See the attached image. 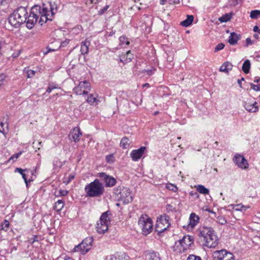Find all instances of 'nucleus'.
I'll list each match as a JSON object with an SVG mask.
<instances>
[{"label": "nucleus", "mask_w": 260, "mask_h": 260, "mask_svg": "<svg viewBox=\"0 0 260 260\" xmlns=\"http://www.w3.org/2000/svg\"><path fill=\"white\" fill-rule=\"evenodd\" d=\"M98 176L103 179L106 187H113L117 182L115 178L107 175L104 172L99 173Z\"/></svg>", "instance_id": "nucleus-11"}, {"label": "nucleus", "mask_w": 260, "mask_h": 260, "mask_svg": "<svg viewBox=\"0 0 260 260\" xmlns=\"http://www.w3.org/2000/svg\"><path fill=\"white\" fill-rule=\"evenodd\" d=\"M250 17L252 19H257L260 17V11L259 10H252L250 12Z\"/></svg>", "instance_id": "nucleus-34"}, {"label": "nucleus", "mask_w": 260, "mask_h": 260, "mask_svg": "<svg viewBox=\"0 0 260 260\" xmlns=\"http://www.w3.org/2000/svg\"><path fill=\"white\" fill-rule=\"evenodd\" d=\"M203 210H205V211H208V212H209L210 213H213V214H215V213L213 211H212V210H211L210 209H208L207 208H206L205 209L203 208Z\"/></svg>", "instance_id": "nucleus-59"}, {"label": "nucleus", "mask_w": 260, "mask_h": 260, "mask_svg": "<svg viewBox=\"0 0 260 260\" xmlns=\"http://www.w3.org/2000/svg\"><path fill=\"white\" fill-rule=\"evenodd\" d=\"M75 178L74 175H70L69 177V179L68 181L67 182V183H69L70 182H71L72 180H73Z\"/></svg>", "instance_id": "nucleus-55"}, {"label": "nucleus", "mask_w": 260, "mask_h": 260, "mask_svg": "<svg viewBox=\"0 0 260 260\" xmlns=\"http://www.w3.org/2000/svg\"><path fill=\"white\" fill-rule=\"evenodd\" d=\"M96 101V98L93 94H90L86 100L87 102L90 105H93Z\"/></svg>", "instance_id": "nucleus-37"}, {"label": "nucleus", "mask_w": 260, "mask_h": 260, "mask_svg": "<svg viewBox=\"0 0 260 260\" xmlns=\"http://www.w3.org/2000/svg\"><path fill=\"white\" fill-rule=\"evenodd\" d=\"M106 160L107 162H113L114 161V156L113 154H109L106 156Z\"/></svg>", "instance_id": "nucleus-43"}, {"label": "nucleus", "mask_w": 260, "mask_h": 260, "mask_svg": "<svg viewBox=\"0 0 260 260\" xmlns=\"http://www.w3.org/2000/svg\"><path fill=\"white\" fill-rule=\"evenodd\" d=\"M86 196L90 198H99L105 192V188L100 181L95 179L94 181L87 184L85 187Z\"/></svg>", "instance_id": "nucleus-3"}, {"label": "nucleus", "mask_w": 260, "mask_h": 260, "mask_svg": "<svg viewBox=\"0 0 260 260\" xmlns=\"http://www.w3.org/2000/svg\"><path fill=\"white\" fill-rule=\"evenodd\" d=\"M244 78H242L241 80H240V79L238 80V84L239 85V86L240 87H242V83H241L242 81H244Z\"/></svg>", "instance_id": "nucleus-58"}, {"label": "nucleus", "mask_w": 260, "mask_h": 260, "mask_svg": "<svg viewBox=\"0 0 260 260\" xmlns=\"http://www.w3.org/2000/svg\"><path fill=\"white\" fill-rule=\"evenodd\" d=\"M114 193L117 195L118 200L123 204H128L133 200L130 190L127 188L118 186L114 189Z\"/></svg>", "instance_id": "nucleus-4"}, {"label": "nucleus", "mask_w": 260, "mask_h": 260, "mask_svg": "<svg viewBox=\"0 0 260 260\" xmlns=\"http://www.w3.org/2000/svg\"><path fill=\"white\" fill-rule=\"evenodd\" d=\"M241 2V0H230V4L231 6H235L238 5Z\"/></svg>", "instance_id": "nucleus-45"}, {"label": "nucleus", "mask_w": 260, "mask_h": 260, "mask_svg": "<svg viewBox=\"0 0 260 260\" xmlns=\"http://www.w3.org/2000/svg\"><path fill=\"white\" fill-rule=\"evenodd\" d=\"M149 260H161L159 254L157 252H152L149 254Z\"/></svg>", "instance_id": "nucleus-33"}, {"label": "nucleus", "mask_w": 260, "mask_h": 260, "mask_svg": "<svg viewBox=\"0 0 260 260\" xmlns=\"http://www.w3.org/2000/svg\"><path fill=\"white\" fill-rule=\"evenodd\" d=\"M68 193V191L67 190H60L59 191V194L60 196H66Z\"/></svg>", "instance_id": "nucleus-52"}, {"label": "nucleus", "mask_w": 260, "mask_h": 260, "mask_svg": "<svg viewBox=\"0 0 260 260\" xmlns=\"http://www.w3.org/2000/svg\"><path fill=\"white\" fill-rule=\"evenodd\" d=\"M0 132L5 137L8 132V123L7 122H1L0 123Z\"/></svg>", "instance_id": "nucleus-26"}, {"label": "nucleus", "mask_w": 260, "mask_h": 260, "mask_svg": "<svg viewBox=\"0 0 260 260\" xmlns=\"http://www.w3.org/2000/svg\"><path fill=\"white\" fill-rule=\"evenodd\" d=\"M27 74L28 78H31L35 76V72L33 70H30L27 71Z\"/></svg>", "instance_id": "nucleus-50"}, {"label": "nucleus", "mask_w": 260, "mask_h": 260, "mask_svg": "<svg viewBox=\"0 0 260 260\" xmlns=\"http://www.w3.org/2000/svg\"><path fill=\"white\" fill-rule=\"evenodd\" d=\"M64 202L61 200H59L54 204V209L57 212L60 211L64 207Z\"/></svg>", "instance_id": "nucleus-29"}, {"label": "nucleus", "mask_w": 260, "mask_h": 260, "mask_svg": "<svg viewBox=\"0 0 260 260\" xmlns=\"http://www.w3.org/2000/svg\"><path fill=\"white\" fill-rule=\"evenodd\" d=\"M170 217L166 214L160 216L156 220L155 231L161 233L166 230L170 225Z\"/></svg>", "instance_id": "nucleus-6"}, {"label": "nucleus", "mask_w": 260, "mask_h": 260, "mask_svg": "<svg viewBox=\"0 0 260 260\" xmlns=\"http://www.w3.org/2000/svg\"><path fill=\"white\" fill-rule=\"evenodd\" d=\"M119 41L121 45H123L124 44L128 45L129 44L128 39L125 36L120 37L119 38Z\"/></svg>", "instance_id": "nucleus-40"}, {"label": "nucleus", "mask_w": 260, "mask_h": 260, "mask_svg": "<svg viewBox=\"0 0 260 260\" xmlns=\"http://www.w3.org/2000/svg\"><path fill=\"white\" fill-rule=\"evenodd\" d=\"M224 45L223 43H219L214 48V52H217L223 49Z\"/></svg>", "instance_id": "nucleus-44"}, {"label": "nucleus", "mask_w": 260, "mask_h": 260, "mask_svg": "<svg viewBox=\"0 0 260 260\" xmlns=\"http://www.w3.org/2000/svg\"><path fill=\"white\" fill-rule=\"evenodd\" d=\"M93 239L92 237H89L84 239L82 242L74 248L75 252H80L82 254H85L91 248Z\"/></svg>", "instance_id": "nucleus-7"}, {"label": "nucleus", "mask_w": 260, "mask_h": 260, "mask_svg": "<svg viewBox=\"0 0 260 260\" xmlns=\"http://www.w3.org/2000/svg\"><path fill=\"white\" fill-rule=\"evenodd\" d=\"M131 141L128 138L123 137L120 141V145L123 149H127Z\"/></svg>", "instance_id": "nucleus-28"}, {"label": "nucleus", "mask_w": 260, "mask_h": 260, "mask_svg": "<svg viewBox=\"0 0 260 260\" xmlns=\"http://www.w3.org/2000/svg\"><path fill=\"white\" fill-rule=\"evenodd\" d=\"M91 89L90 83L84 81L80 82L79 84L75 87L73 91L77 95L87 94Z\"/></svg>", "instance_id": "nucleus-10"}, {"label": "nucleus", "mask_w": 260, "mask_h": 260, "mask_svg": "<svg viewBox=\"0 0 260 260\" xmlns=\"http://www.w3.org/2000/svg\"><path fill=\"white\" fill-rule=\"evenodd\" d=\"M27 10L26 7H18L9 17V22L13 26L17 28L25 22L27 18Z\"/></svg>", "instance_id": "nucleus-2"}, {"label": "nucleus", "mask_w": 260, "mask_h": 260, "mask_svg": "<svg viewBox=\"0 0 260 260\" xmlns=\"http://www.w3.org/2000/svg\"><path fill=\"white\" fill-rule=\"evenodd\" d=\"M193 15H187V18L181 22L180 24L182 26L187 27L189 26L192 22L193 20Z\"/></svg>", "instance_id": "nucleus-25"}, {"label": "nucleus", "mask_w": 260, "mask_h": 260, "mask_svg": "<svg viewBox=\"0 0 260 260\" xmlns=\"http://www.w3.org/2000/svg\"><path fill=\"white\" fill-rule=\"evenodd\" d=\"M217 222L221 225H224L227 222L225 218L223 216H218L217 217Z\"/></svg>", "instance_id": "nucleus-41"}, {"label": "nucleus", "mask_w": 260, "mask_h": 260, "mask_svg": "<svg viewBox=\"0 0 260 260\" xmlns=\"http://www.w3.org/2000/svg\"><path fill=\"white\" fill-rule=\"evenodd\" d=\"M49 6L50 10L45 4H43L42 7L36 5L32 7L29 15H27V20L25 22L28 29H31L34 27L39 18H40L39 23L41 25L44 22H46L48 20H52L51 17L54 14V8L50 3H49Z\"/></svg>", "instance_id": "nucleus-1"}, {"label": "nucleus", "mask_w": 260, "mask_h": 260, "mask_svg": "<svg viewBox=\"0 0 260 260\" xmlns=\"http://www.w3.org/2000/svg\"><path fill=\"white\" fill-rule=\"evenodd\" d=\"M96 229L99 234H104L108 230V224L99 221L97 222Z\"/></svg>", "instance_id": "nucleus-19"}, {"label": "nucleus", "mask_w": 260, "mask_h": 260, "mask_svg": "<svg viewBox=\"0 0 260 260\" xmlns=\"http://www.w3.org/2000/svg\"><path fill=\"white\" fill-rule=\"evenodd\" d=\"M232 64L230 62L226 61L220 66L219 71L222 72L228 73L230 71L232 70Z\"/></svg>", "instance_id": "nucleus-23"}, {"label": "nucleus", "mask_w": 260, "mask_h": 260, "mask_svg": "<svg viewBox=\"0 0 260 260\" xmlns=\"http://www.w3.org/2000/svg\"><path fill=\"white\" fill-rule=\"evenodd\" d=\"M232 17L230 14H226L219 18L221 22H226L231 19Z\"/></svg>", "instance_id": "nucleus-35"}, {"label": "nucleus", "mask_w": 260, "mask_h": 260, "mask_svg": "<svg viewBox=\"0 0 260 260\" xmlns=\"http://www.w3.org/2000/svg\"><path fill=\"white\" fill-rule=\"evenodd\" d=\"M22 154V152L20 151L19 152L13 154L11 156L8 160V162H11L12 160L13 162L15 161V160L20 156Z\"/></svg>", "instance_id": "nucleus-38"}, {"label": "nucleus", "mask_w": 260, "mask_h": 260, "mask_svg": "<svg viewBox=\"0 0 260 260\" xmlns=\"http://www.w3.org/2000/svg\"><path fill=\"white\" fill-rule=\"evenodd\" d=\"M111 214L109 211L104 212L100 217V222L109 224L110 222V217Z\"/></svg>", "instance_id": "nucleus-22"}, {"label": "nucleus", "mask_w": 260, "mask_h": 260, "mask_svg": "<svg viewBox=\"0 0 260 260\" xmlns=\"http://www.w3.org/2000/svg\"><path fill=\"white\" fill-rule=\"evenodd\" d=\"M167 2V0H160V4L161 5H164L165 4L166 2Z\"/></svg>", "instance_id": "nucleus-61"}, {"label": "nucleus", "mask_w": 260, "mask_h": 260, "mask_svg": "<svg viewBox=\"0 0 260 260\" xmlns=\"http://www.w3.org/2000/svg\"><path fill=\"white\" fill-rule=\"evenodd\" d=\"M253 41H251V39L250 38H247L246 39V45L245 46L247 47L249 45H251L253 44Z\"/></svg>", "instance_id": "nucleus-53"}, {"label": "nucleus", "mask_w": 260, "mask_h": 260, "mask_svg": "<svg viewBox=\"0 0 260 260\" xmlns=\"http://www.w3.org/2000/svg\"><path fill=\"white\" fill-rule=\"evenodd\" d=\"M257 103L254 102V103H250L247 102H244L243 106L245 107V109L248 112H255L258 110L257 106H256Z\"/></svg>", "instance_id": "nucleus-17"}, {"label": "nucleus", "mask_w": 260, "mask_h": 260, "mask_svg": "<svg viewBox=\"0 0 260 260\" xmlns=\"http://www.w3.org/2000/svg\"><path fill=\"white\" fill-rule=\"evenodd\" d=\"M133 55L131 53L130 51H127L126 54H122L120 56V61L125 63L129 62L132 60Z\"/></svg>", "instance_id": "nucleus-21"}, {"label": "nucleus", "mask_w": 260, "mask_h": 260, "mask_svg": "<svg viewBox=\"0 0 260 260\" xmlns=\"http://www.w3.org/2000/svg\"><path fill=\"white\" fill-rule=\"evenodd\" d=\"M215 232L211 227L204 226L199 229V236L202 241H204Z\"/></svg>", "instance_id": "nucleus-12"}, {"label": "nucleus", "mask_w": 260, "mask_h": 260, "mask_svg": "<svg viewBox=\"0 0 260 260\" xmlns=\"http://www.w3.org/2000/svg\"><path fill=\"white\" fill-rule=\"evenodd\" d=\"M204 242V245L208 248H214L218 244V238L215 232L206 238Z\"/></svg>", "instance_id": "nucleus-13"}, {"label": "nucleus", "mask_w": 260, "mask_h": 260, "mask_svg": "<svg viewBox=\"0 0 260 260\" xmlns=\"http://www.w3.org/2000/svg\"><path fill=\"white\" fill-rule=\"evenodd\" d=\"M69 42V40H66L64 42H63L61 43L60 46L64 47L65 45H66L67 44H68Z\"/></svg>", "instance_id": "nucleus-57"}, {"label": "nucleus", "mask_w": 260, "mask_h": 260, "mask_svg": "<svg viewBox=\"0 0 260 260\" xmlns=\"http://www.w3.org/2000/svg\"><path fill=\"white\" fill-rule=\"evenodd\" d=\"M197 190L200 193L204 194H208L209 193V190L203 185H198L197 186Z\"/></svg>", "instance_id": "nucleus-32"}, {"label": "nucleus", "mask_w": 260, "mask_h": 260, "mask_svg": "<svg viewBox=\"0 0 260 260\" xmlns=\"http://www.w3.org/2000/svg\"><path fill=\"white\" fill-rule=\"evenodd\" d=\"M186 260H202L201 257L199 256H197L193 254H190Z\"/></svg>", "instance_id": "nucleus-42"}, {"label": "nucleus", "mask_w": 260, "mask_h": 260, "mask_svg": "<svg viewBox=\"0 0 260 260\" xmlns=\"http://www.w3.org/2000/svg\"><path fill=\"white\" fill-rule=\"evenodd\" d=\"M110 6L109 5H106L105 6L103 9H101L99 11V15H102L109 8Z\"/></svg>", "instance_id": "nucleus-47"}, {"label": "nucleus", "mask_w": 260, "mask_h": 260, "mask_svg": "<svg viewBox=\"0 0 260 260\" xmlns=\"http://www.w3.org/2000/svg\"><path fill=\"white\" fill-rule=\"evenodd\" d=\"M7 76L4 73L0 74V86L3 85V81L6 78Z\"/></svg>", "instance_id": "nucleus-48"}, {"label": "nucleus", "mask_w": 260, "mask_h": 260, "mask_svg": "<svg viewBox=\"0 0 260 260\" xmlns=\"http://www.w3.org/2000/svg\"><path fill=\"white\" fill-rule=\"evenodd\" d=\"M27 171V169L23 170L21 168H17L15 169V172H19L21 175L22 177L26 184V186H28V180L27 179L26 174L24 173V172Z\"/></svg>", "instance_id": "nucleus-31"}, {"label": "nucleus", "mask_w": 260, "mask_h": 260, "mask_svg": "<svg viewBox=\"0 0 260 260\" xmlns=\"http://www.w3.org/2000/svg\"><path fill=\"white\" fill-rule=\"evenodd\" d=\"M232 208L236 211H245L247 209L249 208V206H244L241 204L236 205H232Z\"/></svg>", "instance_id": "nucleus-27"}, {"label": "nucleus", "mask_w": 260, "mask_h": 260, "mask_svg": "<svg viewBox=\"0 0 260 260\" xmlns=\"http://www.w3.org/2000/svg\"><path fill=\"white\" fill-rule=\"evenodd\" d=\"M52 90L51 89V88H50V87L49 86L47 90H46V92H48V93H50L51 92Z\"/></svg>", "instance_id": "nucleus-63"}, {"label": "nucleus", "mask_w": 260, "mask_h": 260, "mask_svg": "<svg viewBox=\"0 0 260 260\" xmlns=\"http://www.w3.org/2000/svg\"><path fill=\"white\" fill-rule=\"evenodd\" d=\"M49 86L50 87L52 90L57 88V87L55 85H49Z\"/></svg>", "instance_id": "nucleus-64"}, {"label": "nucleus", "mask_w": 260, "mask_h": 260, "mask_svg": "<svg viewBox=\"0 0 260 260\" xmlns=\"http://www.w3.org/2000/svg\"><path fill=\"white\" fill-rule=\"evenodd\" d=\"M253 30L254 32H256L260 34V28H259L257 26H254L253 27Z\"/></svg>", "instance_id": "nucleus-54"}, {"label": "nucleus", "mask_w": 260, "mask_h": 260, "mask_svg": "<svg viewBox=\"0 0 260 260\" xmlns=\"http://www.w3.org/2000/svg\"><path fill=\"white\" fill-rule=\"evenodd\" d=\"M89 45V41H85L81 42L80 52L82 54L84 55L88 53Z\"/></svg>", "instance_id": "nucleus-24"}, {"label": "nucleus", "mask_w": 260, "mask_h": 260, "mask_svg": "<svg viewBox=\"0 0 260 260\" xmlns=\"http://www.w3.org/2000/svg\"><path fill=\"white\" fill-rule=\"evenodd\" d=\"M166 188L168 189L173 191V192H176L178 190L177 187L171 183H168L166 185Z\"/></svg>", "instance_id": "nucleus-39"}, {"label": "nucleus", "mask_w": 260, "mask_h": 260, "mask_svg": "<svg viewBox=\"0 0 260 260\" xmlns=\"http://www.w3.org/2000/svg\"><path fill=\"white\" fill-rule=\"evenodd\" d=\"M146 147L145 146H142L138 149L132 150L130 154V156L133 161H138L143 156Z\"/></svg>", "instance_id": "nucleus-15"}, {"label": "nucleus", "mask_w": 260, "mask_h": 260, "mask_svg": "<svg viewBox=\"0 0 260 260\" xmlns=\"http://www.w3.org/2000/svg\"><path fill=\"white\" fill-rule=\"evenodd\" d=\"M138 224L141 228L143 235H147L152 231V220L147 214H142L140 216Z\"/></svg>", "instance_id": "nucleus-5"}, {"label": "nucleus", "mask_w": 260, "mask_h": 260, "mask_svg": "<svg viewBox=\"0 0 260 260\" xmlns=\"http://www.w3.org/2000/svg\"><path fill=\"white\" fill-rule=\"evenodd\" d=\"M259 82H260V78L258 77H255V78L254 80V82L258 83Z\"/></svg>", "instance_id": "nucleus-60"}, {"label": "nucleus", "mask_w": 260, "mask_h": 260, "mask_svg": "<svg viewBox=\"0 0 260 260\" xmlns=\"http://www.w3.org/2000/svg\"><path fill=\"white\" fill-rule=\"evenodd\" d=\"M189 194L194 199H199L200 197L199 194L197 191H191Z\"/></svg>", "instance_id": "nucleus-46"}, {"label": "nucleus", "mask_w": 260, "mask_h": 260, "mask_svg": "<svg viewBox=\"0 0 260 260\" xmlns=\"http://www.w3.org/2000/svg\"><path fill=\"white\" fill-rule=\"evenodd\" d=\"M156 69L155 68H152V69L150 70H145V72H146L147 75L150 76L152 75L154 73V71Z\"/></svg>", "instance_id": "nucleus-51"}, {"label": "nucleus", "mask_w": 260, "mask_h": 260, "mask_svg": "<svg viewBox=\"0 0 260 260\" xmlns=\"http://www.w3.org/2000/svg\"><path fill=\"white\" fill-rule=\"evenodd\" d=\"M233 160L240 168L246 169L248 167V163L247 160L242 155H236L233 158Z\"/></svg>", "instance_id": "nucleus-14"}, {"label": "nucleus", "mask_w": 260, "mask_h": 260, "mask_svg": "<svg viewBox=\"0 0 260 260\" xmlns=\"http://www.w3.org/2000/svg\"><path fill=\"white\" fill-rule=\"evenodd\" d=\"M1 225L2 230H4L5 232H7L8 231V229H9L10 226V223L8 220L5 219L4 221V222L2 224H0Z\"/></svg>", "instance_id": "nucleus-36"}, {"label": "nucleus", "mask_w": 260, "mask_h": 260, "mask_svg": "<svg viewBox=\"0 0 260 260\" xmlns=\"http://www.w3.org/2000/svg\"><path fill=\"white\" fill-rule=\"evenodd\" d=\"M250 62L249 60H246L244 63H243L242 70L244 73L245 74H248L249 73V70L250 68Z\"/></svg>", "instance_id": "nucleus-30"}, {"label": "nucleus", "mask_w": 260, "mask_h": 260, "mask_svg": "<svg viewBox=\"0 0 260 260\" xmlns=\"http://www.w3.org/2000/svg\"><path fill=\"white\" fill-rule=\"evenodd\" d=\"M171 3H173L174 4H178L179 3V0H171Z\"/></svg>", "instance_id": "nucleus-62"}, {"label": "nucleus", "mask_w": 260, "mask_h": 260, "mask_svg": "<svg viewBox=\"0 0 260 260\" xmlns=\"http://www.w3.org/2000/svg\"><path fill=\"white\" fill-rule=\"evenodd\" d=\"M250 86L255 91H260V85H254L253 83H250Z\"/></svg>", "instance_id": "nucleus-49"}, {"label": "nucleus", "mask_w": 260, "mask_h": 260, "mask_svg": "<svg viewBox=\"0 0 260 260\" xmlns=\"http://www.w3.org/2000/svg\"><path fill=\"white\" fill-rule=\"evenodd\" d=\"M241 36L240 35H238L234 32L231 33L229 37L228 42L231 45H236L238 41L241 39Z\"/></svg>", "instance_id": "nucleus-18"}, {"label": "nucleus", "mask_w": 260, "mask_h": 260, "mask_svg": "<svg viewBox=\"0 0 260 260\" xmlns=\"http://www.w3.org/2000/svg\"><path fill=\"white\" fill-rule=\"evenodd\" d=\"M82 135V133L79 127H75L72 129L69 135V139L73 140L74 142L77 143L79 141L80 137Z\"/></svg>", "instance_id": "nucleus-16"}, {"label": "nucleus", "mask_w": 260, "mask_h": 260, "mask_svg": "<svg viewBox=\"0 0 260 260\" xmlns=\"http://www.w3.org/2000/svg\"><path fill=\"white\" fill-rule=\"evenodd\" d=\"M199 217L194 213H191L189 217V222L188 225L191 228H194L199 222Z\"/></svg>", "instance_id": "nucleus-20"}, {"label": "nucleus", "mask_w": 260, "mask_h": 260, "mask_svg": "<svg viewBox=\"0 0 260 260\" xmlns=\"http://www.w3.org/2000/svg\"><path fill=\"white\" fill-rule=\"evenodd\" d=\"M38 236L36 235L33 236L32 241L31 242V243H34L35 242L38 241Z\"/></svg>", "instance_id": "nucleus-56"}, {"label": "nucleus", "mask_w": 260, "mask_h": 260, "mask_svg": "<svg viewBox=\"0 0 260 260\" xmlns=\"http://www.w3.org/2000/svg\"><path fill=\"white\" fill-rule=\"evenodd\" d=\"M194 239L192 236L189 235L184 236L182 239H180L177 242H176L175 245L176 246H180L179 251H184L186 250L189 247L193 244Z\"/></svg>", "instance_id": "nucleus-8"}, {"label": "nucleus", "mask_w": 260, "mask_h": 260, "mask_svg": "<svg viewBox=\"0 0 260 260\" xmlns=\"http://www.w3.org/2000/svg\"><path fill=\"white\" fill-rule=\"evenodd\" d=\"M213 256L212 260H235L233 253L224 249L215 251Z\"/></svg>", "instance_id": "nucleus-9"}]
</instances>
